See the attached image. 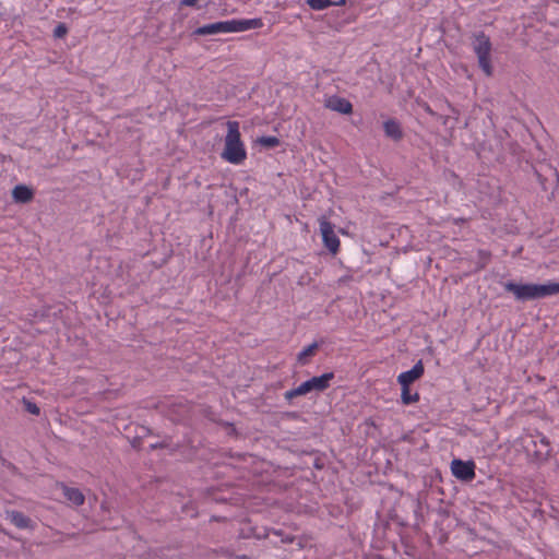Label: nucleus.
<instances>
[{
    "label": "nucleus",
    "mask_w": 559,
    "mask_h": 559,
    "mask_svg": "<svg viewBox=\"0 0 559 559\" xmlns=\"http://www.w3.org/2000/svg\"><path fill=\"white\" fill-rule=\"evenodd\" d=\"M503 288L506 292L513 294L515 300L521 302L559 295V283L556 282H547L544 284L506 282Z\"/></svg>",
    "instance_id": "obj_1"
},
{
    "label": "nucleus",
    "mask_w": 559,
    "mask_h": 559,
    "mask_svg": "<svg viewBox=\"0 0 559 559\" xmlns=\"http://www.w3.org/2000/svg\"><path fill=\"white\" fill-rule=\"evenodd\" d=\"M221 157L234 165H240L247 158V151L239 131L238 121L227 122V134L225 136V146Z\"/></svg>",
    "instance_id": "obj_2"
},
{
    "label": "nucleus",
    "mask_w": 559,
    "mask_h": 559,
    "mask_svg": "<svg viewBox=\"0 0 559 559\" xmlns=\"http://www.w3.org/2000/svg\"><path fill=\"white\" fill-rule=\"evenodd\" d=\"M472 46L477 56L479 68L487 76H490L492 74V66L490 59L491 41L489 36L484 32L474 33Z\"/></svg>",
    "instance_id": "obj_3"
},
{
    "label": "nucleus",
    "mask_w": 559,
    "mask_h": 559,
    "mask_svg": "<svg viewBox=\"0 0 559 559\" xmlns=\"http://www.w3.org/2000/svg\"><path fill=\"white\" fill-rule=\"evenodd\" d=\"M333 372H325L319 377H312L311 379L302 382L295 389L285 392V400L292 401L294 397L306 395L312 391L323 392L330 386V381L334 379Z\"/></svg>",
    "instance_id": "obj_4"
},
{
    "label": "nucleus",
    "mask_w": 559,
    "mask_h": 559,
    "mask_svg": "<svg viewBox=\"0 0 559 559\" xmlns=\"http://www.w3.org/2000/svg\"><path fill=\"white\" fill-rule=\"evenodd\" d=\"M320 233L324 247L336 254L340 250V239L334 231V225L324 216L319 218Z\"/></svg>",
    "instance_id": "obj_5"
},
{
    "label": "nucleus",
    "mask_w": 559,
    "mask_h": 559,
    "mask_svg": "<svg viewBox=\"0 0 559 559\" xmlns=\"http://www.w3.org/2000/svg\"><path fill=\"white\" fill-rule=\"evenodd\" d=\"M452 474L462 481H471L475 478V463L454 459L451 463Z\"/></svg>",
    "instance_id": "obj_6"
},
{
    "label": "nucleus",
    "mask_w": 559,
    "mask_h": 559,
    "mask_svg": "<svg viewBox=\"0 0 559 559\" xmlns=\"http://www.w3.org/2000/svg\"><path fill=\"white\" fill-rule=\"evenodd\" d=\"M221 33H231L229 20L206 24V25L200 26L193 31V35H197V36H207V35L221 34Z\"/></svg>",
    "instance_id": "obj_7"
},
{
    "label": "nucleus",
    "mask_w": 559,
    "mask_h": 559,
    "mask_svg": "<svg viewBox=\"0 0 559 559\" xmlns=\"http://www.w3.org/2000/svg\"><path fill=\"white\" fill-rule=\"evenodd\" d=\"M425 368L421 360H418L411 370L399 374L397 382L401 386L411 385L414 381L423 377Z\"/></svg>",
    "instance_id": "obj_8"
},
{
    "label": "nucleus",
    "mask_w": 559,
    "mask_h": 559,
    "mask_svg": "<svg viewBox=\"0 0 559 559\" xmlns=\"http://www.w3.org/2000/svg\"><path fill=\"white\" fill-rule=\"evenodd\" d=\"M230 22V32L231 33H240L249 29L261 28L263 26V21L260 17L255 19H243V20H229Z\"/></svg>",
    "instance_id": "obj_9"
},
{
    "label": "nucleus",
    "mask_w": 559,
    "mask_h": 559,
    "mask_svg": "<svg viewBox=\"0 0 559 559\" xmlns=\"http://www.w3.org/2000/svg\"><path fill=\"white\" fill-rule=\"evenodd\" d=\"M325 107L343 115H349L353 112L352 103L348 99L336 95L326 99Z\"/></svg>",
    "instance_id": "obj_10"
},
{
    "label": "nucleus",
    "mask_w": 559,
    "mask_h": 559,
    "mask_svg": "<svg viewBox=\"0 0 559 559\" xmlns=\"http://www.w3.org/2000/svg\"><path fill=\"white\" fill-rule=\"evenodd\" d=\"M7 519L11 521L17 528L33 530L35 524L31 518L26 516L23 512L16 510H8L5 512Z\"/></svg>",
    "instance_id": "obj_11"
},
{
    "label": "nucleus",
    "mask_w": 559,
    "mask_h": 559,
    "mask_svg": "<svg viewBox=\"0 0 559 559\" xmlns=\"http://www.w3.org/2000/svg\"><path fill=\"white\" fill-rule=\"evenodd\" d=\"M62 493L64 498L75 507H80L84 503L85 497L79 488L69 487L64 484L61 485Z\"/></svg>",
    "instance_id": "obj_12"
},
{
    "label": "nucleus",
    "mask_w": 559,
    "mask_h": 559,
    "mask_svg": "<svg viewBox=\"0 0 559 559\" xmlns=\"http://www.w3.org/2000/svg\"><path fill=\"white\" fill-rule=\"evenodd\" d=\"M12 198L17 203H28L34 198V192L25 185H17L12 190Z\"/></svg>",
    "instance_id": "obj_13"
},
{
    "label": "nucleus",
    "mask_w": 559,
    "mask_h": 559,
    "mask_svg": "<svg viewBox=\"0 0 559 559\" xmlns=\"http://www.w3.org/2000/svg\"><path fill=\"white\" fill-rule=\"evenodd\" d=\"M384 133L388 138L394 141H400L403 138L401 124L395 119H389L383 123Z\"/></svg>",
    "instance_id": "obj_14"
},
{
    "label": "nucleus",
    "mask_w": 559,
    "mask_h": 559,
    "mask_svg": "<svg viewBox=\"0 0 559 559\" xmlns=\"http://www.w3.org/2000/svg\"><path fill=\"white\" fill-rule=\"evenodd\" d=\"M319 348V344L317 342H313L312 344L305 347L297 356V361L305 366L309 362V359L316 355L317 350Z\"/></svg>",
    "instance_id": "obj_15"
},
{
    "label": "nucleus",
    "mask_w": 559,
    "mask_h": 559,
    "mask_svg": "<svg viewBox=\"0 0 559 559\" xmlns=\"http://www.w3.org/2000/svg\"><path fill=\"white\" fill-rule=\"evenodd\" d=\"M401 400L404 405H411L419 401V394L417 392L411 393L409 386H401Z\"/></svg>",
    "instance_id": "obj_16"
},
{
    "label": "nucleus",
    "mask_w": 559,
    "mask_h": 559,
    "mask_svg": "<svg viewBox=\"0 0 559 559\" xmlns=\"http://www.w3.org/2000/svg\"><path fill=\"white\" fill-rule=\"evenodd\" d=\"M307 3L313 10H323L332 4L331 0H307Z\"/></svg>",
    "instance_id": "obj_17"
},
{
    "label": "nucleus",
    "mask_w": 559,
    "mask_h": 559,
    "mask_svg": "<svg viewBox=\"0 0 559 559\" xmlns=\"http://www.w3.org/2000/svg\"><path fill=\"white\" fill-rule=\"evenodd\" d=\"M259 143L267 148H273L280 144V140L276 136H262L259 139Z\"/></svg>",
    "instance_id": "obj_18"
},
{
    "label": "nucleus",
    "mask_w": 559,
    "mask_h": 559,
    "mask_svg": "<svg viewBox=\"0 0 559 559\" xmlns=\"http://www.w3.org/2000/svg\"><path fill=\"white\" fill-rule=\"evenodd\" d=\"M68 27L64 23H59L53 29V36L56 38H62L67 35Z\"/></svg>",
    "instance_id": "obj_19"
},
{
    "label": "nucleus",
    "mask_w": 559,
    "mask_h": 559,
    "mask_svg": "<svg viewBox=\"0 0 559 559\" xmlns=\"http://www.w3.org/2000/svg\"><path fill=\"white\" fill-rule=\"evenodd\" d=\"M24 405H25V409L28 413H31L33 415H39L40 409H39V407L35 403H33L31 401H24Z\"/></svg>",
    "instance_id": "obj_20"
},
{
    "label": "nucleus",
    "mask_w": 559,
    "mask_h": 559,
    "mask_svg": "<svg viewBox=\"0 0 559 559\" xmlns=\"http://www.w3.org/2000/svg\"><path fill=\"white\" fill-rule=\"evenodd\" d=\"M198 0H181L180 4L186 7H194Z\"/></svg>",
    "instance_id": "obj_21"
},
{
    "label": "nucleus",
    "mask_w": 559,
    "mask_h": 559,
    "mask_svg": "<svg viewBox=\"0 0 559 559\" xmlns=\"http://www.w3.org/2000/svg\"><path fill=\"white\" fill-rule=\"evenodd\" d=\"M168 444L166 442H158V443H154V444H151V449H163V448H166Z\"/></svg>",
    "instance_id": "obj_22"
},
{
    "label": "nucleus",
    "mask_w": 559,
    "mask_h": 559,
    "mask_svg": "<svg viewBox=\"0 0 559 559\" xmlns=\"http://www.w3.org/2000/svg\"><path fill=\"white\" fill-rule=\"evenodd\" d=\"M539 441H540L542 443H544V444L548 448L549 443H548V441H547V439H546V437H545V436H539Z\"/></svg>",
    "instance_id": "obj_23"
},
{
    "label": "nucleus",
    "mask_w": 559,
    "mask_h": 559,
    "mask_svg": "<svg viewBox=\"0 0 559 559\" xmlns=\"http://www.w3.org/2000/svg\"><path fill=\"white\" fill-rule=\"evenodd\" d=\"M345 2H346V0H340V1H338V2H336L335 4H336V5H343V4H345Z\"/></svg>",
    "instance_id": "obj_24"
},
{
    "label": "nucleus",
    "mask_w": 559,
    "mask_h": 559,
    "mask_svg": "<svg viewBox=\"0 0 559 559\" xmlns=\"http://www.w3.org/2000/svg\"><path fill=\"white\" fill-rule=\"evenodd\" d=\"M179 407L185 411L186 409V406L183 404H180Z\"/></svg>",
    "instance_id": "obj_25"
}]
</instances>
